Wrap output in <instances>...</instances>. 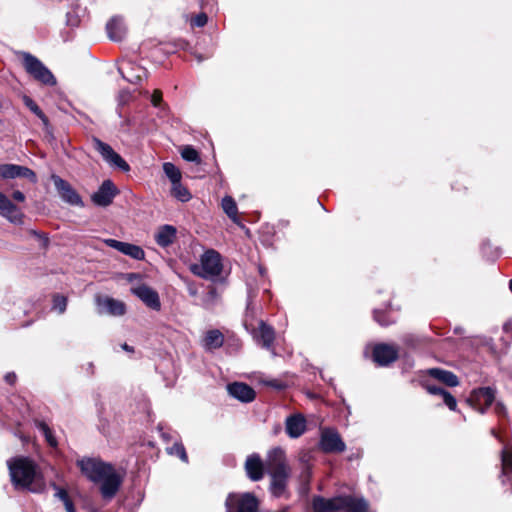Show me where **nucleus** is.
<instances>
[{"label": "nucleus", "instance_id": "7c9ffc66", "mask_svg": "<svg viewBox=\"0 0 512 512\" xmlns=\"http://www.w3.org/2000/svg\"><path fill=\"white\" fill-rule=\"evenodd\" d=\"M181 156L186 161L196 162V163L200 162V157H199L198 152L193 147H191L189 145L184 146L181 149Z\"/></svg>", "mask_w": 512, "mask_h": 512}, {"label": "nucleus", "instance_id": "473e14b6", "mask_svg": "<svg viewBox=\"0 0 512 512\" xmlns=\"http://www.w3.org/2000/svg\"><path fill=\"white\" fill-rule=\"evenodd\" d=\"M219 298H220V294L218 293L216 288L210 287L207 295L204 297V300H203L204 305L206 307H211L218 302Z\"/></svg>", "mask_w": 512, "mask_h": 512}, {"label": "nucleus", "instance_id": "bb28decb", "mask_svg": "<svg viewBox=\"0 0 512 512\" xmlns=\"http://www.w3.org/2000/svg\"><path fill=\"white\" fill-rule=\"evenodd\" d=\"M223 344V335L218 330L208 331L205 339L204 346L207 349H215Z\"/></svg>", "mask_w": 512, "mask_h": 512}, {"label": "nucleus", "instance_id": "5701e85b", "mask_svg": "<svg viewBox=\"0 0 512 512\" xmlns=\"http://www.w3.org/2000/svg\"><path fill=\"white\" fill-rule=\"evenodd\" d=\"M177 230L172 225L160 226L155 234V241L161 247L171 245L176 239Z\"/></svg>", "mask_w": 512, "mask_h": 512}, {"label": "nucleus", "instance_id": "2f4dec72", "mask_svg": "<svg viewBox=\"0 0 512 512\" xmlns=\"http://www.w3.org/2000/svg\"><path fill=\"white\" fill-rule=\"evenodd\" d=\"M502 475L512 472V451L503 450L501 452Z\"/></svg>", "mask_w": 512, "mask_h": 512}, {"label": "nucleus", "instance_id": "cd10ccee", "mask_svg": "<svg viewBox=\"0 0 512 512\" xmlns=\"http://www.w3.org/2000/svg\"><path fill=\"white\" fill-rule=\"evenodd\" d=\"M171 194L173 197L181 202H187L191 199V194L186 187H184L180 181L172 184Z\"/></svg>", "mask_w": 512, "mask_h": 512}, {"label": "nucleus", "instance_id": "ea45409f", "mask_svg": "<svg viewBox=\"0 0 512 512\" xmlns=\"http://www.w3.org/2000/svg\"><path fill=\"white\" fill-rule=\"evenodd\" d=\"M161 101H162V92L158 89L154 90L152 97H151L152 104L155 107H157L160 105Z\"/></svg>", "mask_w": 512, "mask_h": 512}, {"label": "nucleus", "instance_id": "f3484780", "mask_svg": "<svg viewBox=\"0 0 512 512\" xmlns=\"http://www.w3.org/2000/svg\"><path fill=\"white\" fill-rule=\"evenodd\" d=\"M321 447L325 452H342L345 444L337 433L328 430L322 433Z\"/></svg>", "mask_w": 512, "mask_h": 512}, {"label": "nucleus", "instance_id": "09e8293b", "mask_svg": "<svg viewBox=\"0 0 512 512\" xmlns=\"http://www.w3.org/2000/svg\"><path fill=\"white\" fill-rule=\"evenodd\" d=\"M15 378H16V375L14 373H8L6 376H5V380L10 383V384H13L14 381H15Z\"/></svg>", "mask_w": 512, "mask_h": 512}, {"label": "nucleus", "instance_id": "393cba45", "mask_svg": "<svg viewBox=\"0 0 512 512\" xmlns=\"http://www.w3.org/2000/svg\"><path fill=\"white\" fill-rule=\"evenodd\" d=\"M108 37L113 41H119L122 39L125 28L120 18H112L106 25Z\"/></svg>", "mask_w": 512, "mask_h": 512}, {"label": "nucleus", "instance_id": "b1692460", "mask_svg": "<svg viewBox=\"0 0 512 512\" xmlns=\"http://www.w3.org/2000/svg\"><path fill=\"white\" fill-rule=\"evenodd\" d=\"M341 497L333 499L316 498L313 502L315 512H338L341 511Z\"/></svg>", "mask_w": 512, "mask_h": 512}, {"label": "nucleus", "instance_id": "f8f14e48", "mask_svg": "<svg viewBox=\"0 0 512 512\" xmlns=\"http://www.w3.org/2000/svg\"><path fill=\"white\" fill-rule=\"evenodd\" d=\"M398 357V349L388 344H378L373 349V360L380 366L394 362Z\"/></svg>", "mask_w": 512, "mask_h": 512}, {"label": "nucleus", "instance_id": "4468645a", "mask_svg": "<svg viewBox=\"0 0 512 512\" xmlns=\"http://www.w3.org/2000/svg\"><path fill=\"white\" fill-rule=\"evenodd\" d=\"M0 215L12 223H22V212L2 192H0Z\"/></svg>", "mask_w": 512, "mask_h": 512}, {"label": "nucleus", "instance_id": "f704fd0d", "mask_svg": "<svg viewBox=\"0 0 512 512\" xmlns=\"http://www.w3.org/2000/svg\"><path fill=\"white\" fill-rule=\"evenodd\" d=\"M425 387L430 394L441 395L444 403L448 405V392H446L442 387H438L430 383H426Z\"/></svg>", "mask_w": 512, "mask_h": 512}, {"label": "nucleus", "instance_id": "20e7f679", "mask_svg": "<svg viewBox=\"0 0 512 512\" xmlns=\"http://www.w3.org/2000/svg\"><path fill=\"white\" fill-rule=\"evenodd\" d=\"M221 256L215 250L206 251L200 258V263L190 267L191 272L204 279H213L222 272Z\"/></svg>", "mask_w": 512, "mask_h": 512}, {"label": "nucleus", "instance_id": "2eb2a0df", "mask_svg": "<svg viewBox=\"0 0 512 512\" xmlns=\"http://www.w3.org/2000/svg\"><path fill=\"white\" fill-rule=\"evenodd\" d=\"M118 71L123 78L132 84H137L146 76L145 68L130 61L124 62L123 65L118 68Z\"/></svg>", "mask_w": 512, "mask_h": 512}, {"label": "nucleus", "instance_id": "e433bc0d", "mask_svg": "<svg viewBox=\"0 0 512 512\" xmlns=\"http://www.w3.org/2000/svg\"><path fill=\"white\" fill-rule=\"evenodd\" d=\"M25 103L30 108V110L33 111L46 125L48 120H47L46 116L43 114V112L41 111V109L37 106V104H35L30 98H27V97L25 98Z\"/></svg>", "mask_w": 512, "mask_h": 512}, {"label": "nucleus", "instance_id": "ddd939ff", "mask_svg": "<svg viewBox=\"0 0 512 512\" xmlns=\"http://www.w3.org/2000/svg\"><path fill=\"white\" fill-rule=\"evenodd\" d=\"M132 293L140 298L149 308L159 310L161 307L158 293L149 286L142 284L131 289Z\"/></svg>", "mask_w": 512, "mask_h": 512}, {"label": "nucleus", "instance_id": "c03bdc74", "mask_svg": "<svg viewBox=\"0 0 512 512\" xmlns=\"http://www.w3.org/2000/svg\"><path fill=\"white\" fill-rule=\"evenodd\" d=\"M266 383H267V385L272 386V387H274V388H276L278 390H281V389L284 388V385L282 383H280L279 381H277V380H270V381H268Z\"/></svg>", "mask_w": 512, "mask_h": 512}, {"label": "nucleus", "instance_id": "72a5a7b5", "mask_svg": "<svg viewBox=\"0 0 512 512\" xmlns=\"http://www.w3.org/2000/svg\"><path fill=\"white\" fill-rule=\"evenodd\" d=\"M169 454L178 456L183 462L188 461V457L185 448L180 443H175L168 449Z\"/></svg>", "mask_w": 512, "mask_h": 512}, {"label": "nucleus", "instance_id": "603ef678", "mask_svg": "<svg viewBox=\"0 0 512 512\" xmlns=\"http://www.w3.org/2000/svg\"><path fill=\"white\" fill-rule=\"evenodd\" d=\"M375 319L377 322H379L381 325H384L385 323H383L379 318H378V314L375 313Z\"/></svg>", "mask_w": 512, "mask_h": 512}, {"label": "nucleus", "instance_id": "9d476101", "mask_svg": "<svg viewBox=\"0 0 512 512\" xmlns=\"http://www.w3.org/2000/svg\"><path fill=\"white\" fill-rule=\"evenodd\" d=\"M51 179L63 201L75 206L82 205L81 197L67 181L57 175H52Z\"/></svg>", "mask_w": 512, "mask_h": 512}, {"label": "nucleus", "instance_id": "49530a36", "mask_svg": "<svg viewBox=\"0 0 512 512\" xmlns=\"http://www.w3.org/2000/svg\"><path fill=\"white\" fill-rule=\"evenodd\" d=\"M459 384L458 377L450 372V387L457 386Z\"/></svg>", "mask_w": 512, "mask_h": 512}, {"label": "nucleus", "instance_id": "423d86ee", "mask_svg": "<svg viewBox=\"0 0 512 512\" xmlns=\"http://www.w3.org/2000/svg\"><path fill=\"white\" fill-rule=\"evenodd\" d=\"M226 512H257L258 501L251 493H231L226 502Z\"/></svg>", "mask_w": 512, "mask_h": 512}, {"label": "nucleus", "instance_id": "c85d7f7f", "mask_svg": "<svg viewBox=\"0 0 512 512\" xmlns=\"http://www.w3.org/2000/svg\"><path fill=\"white\" fill-rule=\"evenodd\" d=\"M222 208L229 218H231L233 221L237 220L238 210L232 197L226 196L222 199Z\"/></svg>", "mask_w": 512, "mask_h": 512}, {"label": "nucleus", "instance_id": "a19ab883", "mask_svg": "<svg viewBox=\"0 0 512 512\" xmlns=\"http://www.w3.org/2000/svg\"><path fill=\"white\" fill-rule=\"evenodd\" d=\"M192 23L197 27H202L207 23V16L205 14H200L193 19Z\"/></svg>", "mask_w": 512, "mask_h": 512}, {"label": "nucleus", "instance_id": "c756f323", "mask_svg": "<svg viewBox=\"0 0 512 512\" xmlns=\"http://www.w3.org/2000/svg\"><path fill=\"white\" fill-rule=\"evenodd\" d=\"M163 170L166 176L170 179L172 184L181 181V172L174 164L170 162L164 163Z\"/></svg>", "mask_w": 512, "mask_h": 512}, {"label": "nucleus", "instance_id": "0eeeda50", "mask_svg": "<svg viewBox=\"0 0 512 512\" xmlns=\"http://www.w3.org/2000/svg\"><path fill=\"white\" fill-rule=\"evenodd\" d=\"M495 400V390L491 387L474 389L467 402L480 413H485Z\"/></svg>", "mask_w": 512, "mask_h": 512}, {"label": "nucleus", "instance_id": "8fccbe9b", "mask_svg": "<svg viewBox=\"0 0 512 512\" xmlns=\"http://www.w3.org/2000/svg\"><path fill=\"white\" fill-rule=\"evenodd\" d=\"M457 407L456 399L450 395V411H455Z\"/></svg>", "mask_w": 512, "mask_h": 512}, {"label": "nucleus", "instance_id": "412c9836", "mask_svg": "<svg viewBox=\"0 0 512 512\" xmlns=\"http://www.w3.org/2000/svg\"><path fill=\"white\" fill-rule=\"evenodd\" d=\"M306 429V420L300 415H292L286 419V432L292 438L301 436Z\"/></svg>", "mask_w": 512, "mask_h": 512}, {"label": "nucleus", "instance_id": "39448f33", "mask_svg": "<svg viewBox=\"0 0 512 512\" xmlns=\"http://www.w3.org/2000/svg\"><path fill=\"white\" fill-rule=\"evenodd\" d=\"M23 65L25 70L37 81L54 85L56 80L53 74L44 66V64L29 53H22Z\"/></svg>", "mask_w": 512, "mask_h": 512}, {"label": "nucleus", "instance_id": "aec40b11", "mask_svg": "<svg viewBox=\"0 0 512 512\" xmlns=\"http://www.w3.org/2000/svg\"><path fill=\"white\" fill-rule=\"evenodd\" d=\"M254 338L258 343L262 344L264 348L271 349L275 339L274 330L261 321L257 330L254 331Z\"/></svg>", "mask_w": 512, "mask_h": 512}, {"label": "nucleus", "instance_id": "9b49d317", "mask_svg": "<svg viewBox=\"0 0 512 512\" xmlns=\"http://www.w3.org/2000/svg\"><path fill=\"white\" fill-rule=\"evenodd\" d=\"M118 194L116 186L110 180H105L99 189L92 195V201L98 206H108Z\"/></svg>", "mask_w": 512, "mask_h": 512}, {"label": "nucleus", "instance_id": "c9c22d12", "mask_svg": "<svg viewBox=\"0 0 512 512\" xmlns=\"http://www.w3.org/2000/svg\"><path fill=\"white\" fill-rule=\"evenodd\" d=\"M38 428L43 432L47 442L50 446L55 447L57 445L56 439L53 437L50 428L44 422L37 423Z\"/></svg>", "mask_w": 512, "mask_h": 512}, {"label": "nucleus", "instance_id": "5fc2aeb1", "mask_svg": "<svg viewBox=\"0 0 512 512\" xmlns=\"http://www.w3.org/2000/svg\"><path fill=\"white\" fill-rule=\"evenodd\" d=\"M509 289L512 292V279L509 281Z\"/></svg>", "mask_w": 512, "mask_h": 512}, {"label": "nucleus", "instance_id": "6e6552de", "mask_svg": "<svg viewBox=\"0 0 512 512\" xmlns=\"http://www.w3.org/2000/svg\"><path fill=\"white\" fill-rule=\"evenodd\" d=\"M92 143L95 150H97L110 165H114L125 172L130 170L128 163L116 153L110 145L102 142L98 138H93Z\"/></svg>", "mask_w": 512, "mask_h": 512}, {"label": "nucleus", "instance_id": "a18cd8bd", "mask_svg": "<svg viewBox=\"0 0 512 512\" xmlns=\"http://www.w3.org/2000/svg\"><path fill=\"white\" fill-rule=\"evenodd\" d=\"M56 496H58L63 502L69 500L68 494L64 489H59L56 493Z\"/></svg>", "mask_w": 512, "mask_h": 512}, {"label": "nucleus", "instance_id": "4c0bfd02", "mask_svg": "<svg viewBox=\"0 0 512 512\" xmlns=\"http://www.w3.org/2000/svg\"><path fill=\"white\" fill-rule=\"evenodd\" d=\"M67 299L62 295H55L53 298V309L63 313L66 310Z\"/></svg>", "mask_w": 512, "mask_h": 512}, {"label": "nucleus", "instance_id": "864d4df0", "mask_svg": "<svg viewBox=\"0 0 512 512\" xmlns=\"http://www.w3.org/2000/svg\"><path fill=\"white\" fill-rule=\"evenodd\" d=\"M123 349H125L127 351H132V349L127 344L123 345Z\"/></svg>", "mask_w": 512, "mask_h": 512}, {"label": "nucleus", "instance_id": "3c124183", "mask_svg": "<svg viewBox=\"0 0 512 512\" xmlns=\"http://www.w3.org/2000/svg\"><path fill=\"white\" fill-rule=\"evenodd\" d=\"M454 333H455V334H459V335H460V334H462V333H463V329H462L461 327H455V329H454Z\"/></svg>", "mask_w": 512, "mask_h": 512}, {"label": "nucleus", "instance_id": "f03ea898", "mask_svg": "<svg viewBox=\"0 0 512 512\" xmlns=\"http://www.w3.org/2000/svg\"><path fill=\"white\" fill-rule=\"evenodd\" d=\"M12 483L16 487L27 488L32 492L44 489V482L36 464L25 457H17L8 461Z\"/></svg>", "mask_w": 512, "mask_h": 512}, {"label": "nucleus", "instance_id": "a211bd4d", "mask_svg": "<svg viewBox=\"0 0 512 512\" xmlns=\"http://www.w3.org/2000/svg\"><path fill=\"white\" fill-rule=\"evenodd\" d=\"M245 470L252 481L262 479L264 475V466L258 455H250L245 461Z\"/></svg>", "mask_w": 512, "mask_h": 512}, {"label": "nucleus", "instance_id": "f257e3e1", "mask_svg": "<svg viewBox=\"0 0 512 512\" xmlns=\"http://www.w3.org/2000/svg\"><path fill=\"white\" fill-rule=\"evenodd\" d=\"M77 466L83 475L94 483H100V491L104 498H112L121 484V477L114 467L96 458L77 460Z\"/></svg>", "mask_w": 512, "mask_h": 512}, {"label": "nucleus", "instance_id": "4be33fe9", "mask_svg": "<svg viewBox=\"0 0 512 512\" xmlns=\"http://www.w3.org/2000/svg\"><path fill=\"white\" fill-rule=\"evenodd\" d=\"M339 503L341 505V511L343 512H369L368 504L362 498L351 496L341 497Z\"/></svg>", "mask_w": 512, "mask_h": 512}, {"label": "nucleus", "instance_id": "de8ad7c7", "mask_svg": "<svg viewBox=\"0 0 512 512\" xmlns=\"http://www.w3.org/2000/svg\"><path fill=\"white\" fill-rule=\"evenodd\" d=\"M64 505H65V508H66V511H67V512H75V509H74L73 504H72V502L70 501V499H69V500H66V501L64 502Z\"/></svg>", "mask_w": 512, "mask_h": 512}, {"label": "nucleus", "instance_id": "1a4fd4ad", "mask_svg": "<svg viewBox=\"0 0 512 512\" xmlns=\"http://www.w3.org/2000/svg\"><path fill=\"white\" fill-rule=\"evenodd\" d=\"M0 177L2 179H14L20 177L28 179L31 183L37 182V176L34 171L28 167L16 164H0Z\"/></svg>", "mask_w": 512, "mask_h": 512}, {"label": "nucleus", "instance_id": "a878e982", "mask_svg": "<svg viewBox=\"0 0 512 512\" xmlns=\"http://www.w3.org/2000/svg\"><path fill=\"white\" fill-rule=\"evenodd\" d=\"M118 251L136 260H142L145 257V253L140 246L127 242H121Z\"/></svg>", "mask_w": 512, "mask_h": 512}, {"label": "nucleus", "instance_id": "7ed1b4c3", "mask_svg": "<svg viewBox=\"0 0 512 512\" xmlns=\"http://www.w3.org/2000/svg\"><path fill=\"white\" fill-rule=\"evenodd\" d=\"M266 466L272 478L271 491L276 497H279L285 492L287 479L290 474L284 451L280 448L270 451Z\"/></svg>", "mask_w": 512, "mask_h": 512}, {"label": "nucleus", "instance_id": "37998d69", "mask_svg": "<svg viewBox=\"0 0 512 512\" xmlns=\"http://www.w3.org/2000/svg\"><path fill=\"white\" fill-rule=\"evenodd\" d=\"M12 198L17 202L25 201V195L21 191H14L12 194Z\"/></svg>", "mask_w": 512, "mask_h": 512}, {"label": "nucleus", "instance_id": "6ab92c4d", "mask_svg": "<svg viewBox=\"0 0 512 512\" xmlns=\"http://www.w3.org/2000/svg\"><path fill=\"white\" fill-rule=\"evenodd\" d=\"M98 305L101 312L110 314L112 316H122L125 314V304L122 301L105 297L98 300Z\"/></svg>", "mask_w": 512, "mask_h": 512}, {"label": "nucleus", "instance_id": "dca6fc26", "mask_svg": "<svg viewBox=\"0 0 512 512\" xmlns=\"http://www.w3.org/2000/svg\"><path fill=\"white\" fill-rule=\"evenodd\" d=\"M228 393L241 402H251L255 398V391L245 383L234 382L227 386Z\"/></svg>", "mask_w": 512, "mask_h": 512}, {"label": "nucleus", "instance_id": "58836bf2", "mask_svg": "<svg viewBox=\"0 0 512 512\" xmlns=\"http://www.w3.org/2000/svg\"><path fill=\"white\" fill-rule=\"evenodd\" d=\"M429 374L444 385H448V373L439 369H430Z\"/></svg>", "mask_w": 512, "mask_h": 512}, {"label": "nucleus", "instance_id": "79ce46f5", "mask_svg": "<svg viewBox=\"0 0 512 512\" xmlns=\"http://www.w3.org/2000/svg\"><path fill=\"white\" fill-rule=\"evenodd\" d=\"M104 243L107 246H109L111 248H114V249H116L118 251L119 247H120V244H121V241H118V240H115V239H105Z\"/></svg>", "mask_w": 512, "mask_h": 512}]
</instances>
